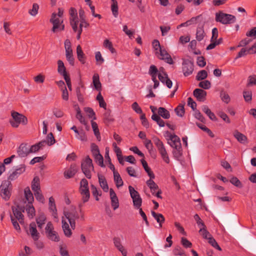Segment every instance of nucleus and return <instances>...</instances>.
Instances as JSON below:
<instances>
[{"label":"nucleus","instance_id":"f257e3e1","mask_svg":"<svg viewBox=\"0 0 256 256\" xmlns=\"http://www.w3.org/2000/svg\"><path fill=\"white\" fill-rule=\"evenodd\" d=\"M170 142H168L170 146L174 148L172 153L174 156L176 160H178L182 156V148L180 138L176 134H170Z\"/></svg>","mask_w":256,"mask_h":256},{"label":"nucleus","instance_id":"f03ea898","mask_svg":"<svg viewBox=\"0 0 256 256\" xmlns=\"http://www.w3.org/2000/svg\"><path fill=\"white\" fill-rule=\"evenodd\" d=\"M23 204L14 202L16 206H12V210L14 216V218L17 220L20 224L24 223V216L22 212H24L26 201L23 200Z\"/></svg>","mask_w":256,"mask_h":256},{"label":"nucleus","instance_id":"7ed1b4c3","mask_svg":"<svg viewBox=\"0 0 256 256\" xmlns=\"http://www.w3.org/2000/svg\"><path fill=\"white\" fill-rule=\"evenodd\" d=\"M11 116L12 118L10 120V123L13 128H18L20 124L24 125L28 124L26 117L18 112L12 111Z\"/></svg>","mask_w":256,"mask_h":256},{"label":"nucleus","instance_id":"20e7f679","mask_svg":"<svg viewBox=\"0 0 256 256\" xmlns=\"http://www.w3.org/2000/svg\"><path fill=\"white\" fill-rule=\"evenodd\" d=\"M81 168L85 176L88 179H90L92 178L91 172H94V170L92 160L88 156H86V158L82 160L81 163Z\"/></svg>","mask_w":256,"mask_h":256},{"label":"nucleus","instance_id":"39448f33","mask_svg":"<svg viewBox=\"0 0 256 256\" xmlns=\"http://www.w3.org/2000/svg\"><path fill=\"white\" fill-rule=\"evenodd\" d=\"M152 141L156 146L159 153L160 154L162 160L166 163L169 164L170 160L166 152V148L164 143L157 136H154L152 138Z\"/></svg>","mask_w":256,"mask_h":256},{"label":"nucleus","instance_id":"423d86ee","mask_svg":"<svg viewBox=\"0 0 256 256\" xmlns=\"http://www.w3.org/2000/svg\"><path fill=\"white\" fill-rule=\"evenodd\" d=\"M236 17L232 14H227L220 11L216 14V21L224 24L234 23L236 22Z\"/></svg>","mask_w":256,"mask_h":256},{"label":"nucleus","instance_id":"0eeeda50","mask_svg":"<svg viewBox=\"0 0 256 256\" xmlns=\"http://www.w3.org/2000/svg\"><path fill=\"white\" fill-rule=\"evenodd\" d=\"M12 184L9 180H4L0 186V195L5 200H8L11 196Z\"/></svg>","mask_w":256,"mask_h":256},{"label":"nucleus","instance_id":"6e6552de","mask_svg":"<svg viewBox=\"0 0 256 256\" xmlns=\"http://www.w3.org/2000/svg\"><path fill=\"white\" fill-rule=\"evenodd\" d=\"M50 22L52 24V31L54 33L61 32L64 30V24H63V20L57 18L56 14L55 12L52 14Z\"/></svg>","mask_w":256,"mask_h":256},{"label":"nucleus","instance_id":"1a4fd4ad","mask_svg":"<svg viewBox=\"0 0 256 256\" xmlns=\"http://www.w3.org/2000/svg\"><path fill=\"white\" fill-rule=\"evenodd\" d=\"M45 232L48 240L54 242H58L60 240V237L58 232L54 230V227L51 222L47 223L45 228Z\"/></svg>","mask_w":256,"mask_h":256},{"label":"nucleus","instance_id":"9d476101","mask_svg":"<svg viewBox=\"0 0 256 256\" xmlns=\"http://www.w3.org/2000/svg\"><path fill=\"white\" fill-rule=\"evenodd\" d=\"M64 214L68 220L71 228L74 230L76 228V220L79 218V215L76 210L70 211H64Z\"/></svg>","mask_w":256,"mask_h":256},{"label":"nucleus","instance_id":"9b49d317","mask_svg":"<svg viewBox=\"0 0 256 256\" xmlns=\"http://www.w3.org/2000/svg\"><path fill=\"white\" fill-rule=\"evenodd\" d=\"M128 190L130 196L132 199L134 206L136 208H139L141 206L142 204V199L141 198L139 193L131 186H128Z\"/></svg>","mask_w":256,"mask_h":256},{"label":"nucleus","instance_id":"f8f14e48","mask_svg":"<svg viewBox=\"0 0 256 256\" xmlns=\"http://www.w3.org/2000/svg\"><path fill=\"white\" fill-rule=\"evenodd\" d=\"M194 67V62L192 60L188 59L182 60V70L185 76H188L192 74Z\"/></svg>","mask_w":256,"mask_h":256},{"label":"nucleus","instance_id":"ddd939ff","mask_svg":"<svg viewBox=\"0 0 256 256\" xmlns=\"http://www.w3.org/2000/svg\"><path fill=\"white\" fill-rule=\"evenodd\" d=\"M17 153L21 158L26 156L30 154V146L26 143L21 144L18 148Z\"/></svg>","mask_w":256,"mask_h":256},{"label":"nucleus","instance_id":"4468645a","mask_svg":"<svg viewBox=\"0 0 256 256\" xmlns=\"http://www.w3.org/2000/svg\"><path fill=\"white\" fill-rule=\"evenodd\" d=\"M207 92L201 88H196L193 92L194 96L199 102H204L206 100Z\"/></svg>","mask_w":256,"mask_h":256},{"label":"nucleus","instance_id":"2eb2a0df","mask_svg":"<svg viewBox=\"0 0 256 256\" xmlns=\"http://www.w3.org/2000/svg\"><path fill=\"white\" fill-rule=\"evenodd\" d=\"M26 170V166L24 164H20L18 168H17L8 176V180H13L18 178V176L24 172Z\"/></svg>","mask_w":256,"mask_h":256},{"label":"nucleus","instance_id":"dca6fc26","mask_svg":"<svg viewBox=\"0 0 256 256\" xmlns=\"http://www.w3.org/2000/svg\"><path fill=\"white\" fill-rule=\"evenodd\" d=\"M158 54L160 56H158L160 59L164 60L166 62L170 64H172L174 63L171 56L168 54L166 50L162 49V50H160Z\"/></svg>","mask_w":256,"mask_h":256},{"label":"nucleus","instance_id":"f3484780","mask_svg":"<svg viewBox=\"0 0 256 256\" xmlns=\"http://www.w3.org/2000/svg\"><path fill=\"white\" fill-rule=\"evenodd\" d=\"M111 205L114 210H116L119 207V202L116 194L112 188L110 190Z\"/></svg>","mask_w":256,"mask_h":256},{"label":"nucleus","instance_id":"a211bd4d","mask_svg":"<svg viewBox=\"0 0 256 256\" xmlns=\"http://www.w3.org/2000/svg\"><path fill=\"white\" fill-rule=\"evenodd\" d=\"M113 241L114 246L121 252L122 256H126L127 251L122 246L120 238L118 237H114L113 239Z\"/></svg>","mask_w":256,"mask_h":256},{"label":"nucleus","instance_id":"6ab92c4d","mask_svg":"<svg viewBox=\"0 0 256 256\" xmlns=\"http://www.w3.org/2000/svg\"><path fill=\"white\" fill-rule=\"evenodd\" d=\"M58 72L60 75L62 76L64 78L70 76L66 72L64 63L62 60H58Z\"/></svg>","mask_w":256,"mask_h":256},{"label":"nucleus","instance_id":"aec40b11","mask_svg":"<svg viewBox=\"0 0 256 256\" xmlns=\"http://www.w3.org/2000/svg\"><path fill=\"white\" fill-rule=\"evenodd\" d=\"M30 232L31 236L34 240H37L40 237V234L36 230V224L34 222H32L30 224Z\"/></svg>","mask_w":256,"mask_h":256},{"label":"nucleus","instance_id":"412c9836","mask_svg":"<svg viewBox=\"0 0 256 256\" xmlns=\"http://www.w3.org/2000/svg\"><path fill=\"white\" fill-rule=\"evenodd\" d=\"M234 136L237 140L242 144L248 143V138L243 134L239 132L238 130H235L234 132Z\"/></svg>","mask_w":256,"mask_h":256},{"label":"nucleus","instance_id":"4be33fe9","mask_svg":"<svg viewBox=\"0 0 256 256\" xmlns=\"http://www.w3.org/2000/svg\"><path fill=\"white\" fill-rule=\"evenodd\" d=\"M204 22H203L202 25L198 26L196 29V38L199 42L202 40L206 36V34L204 28Z\"/></svg>","mask_w":256,"mask_h":256},{"label":"nucleus","instance_id":"5701e85b","mask_svg":"<svg viewBox=\"0 0 256 256\" xmlns=\"http://www.w3.org/2000/svg\"><path fill=\"white\" fill-rule=\"evenodd\" d=\"M85 87L83 84L80 86H78L76 88V94L78 98V101L82 103L84 102V93L85 92Z\"/></svg>","mask_w":256,"mask_h":256},{"label":"nucleus","instance_id":"b1692460","mask_svg":"<svg viewBox=\"0 0 256 256\" xmlns=\"http://www.w3.org/2000/svg\"><path fill=\"white\" fill-rule=\"evenodd\" d=\"M46 220V216L43 212H40L36 218V222L40 229L42 228Z\"/></svg>","mask_w":256,"mask_h":256},{"label":"nucleus","instance_id":"393cba45","mask_svg":"<svg viewBox=\"0 0 256 256\" xmlns=\"http://www.w3.org/2000/svg\"><path fill=\"white\" fill-rule=\"evenodd\" d=\"M76 54L78 60L82 64H84L86 63V56H85L80 45H78L76 47Z\"/></svg>","mask_w":256,"mask_h":256},{"label":"nucleus","instance_id":"a878e982","mask_svg":"<svg viewBox=\"0 0 256 256\" xmlns=\"http://www.w3.org/2000/svg\"><path fill=\"white\" fill-rule=\"evenodd\" d=\"M98 178L100 187L104 192H108V186L104 176L98 174Z\"/></svg>","mask_w":256,"mask_h":256},{"label":"nucleus","instance_id":"bb28decb","mask_svg":"<svg viewBox=\"0 0 256 256\" xmlns=\"http://www.w3.org/2000/svg\"><path fill=\"white\" fill-rule=\"evenodd\" d=\"M77 172V168L76 165H72L70 168L64 172V176L67 178L73 177Z\"/></svg>","mask_w":256,"mask_h":256},{"label":"nucleus","instance_id":"cd10ccee","mask_svg":"<svg viewBox=\"0 0 256 256\" xmlns=\"http://www.w3.org/2000/svg\"><path fill=\"white\" fill-rule=\"evenodd\" d=\"M152 215L159 224L160 228H162V224L165 221V218L161 214L156 213L154 211H152Z\"/></svg>","mask_w":256,"mask_h":256},{"label":"nucleus","instance_id":"c85d7f7f","mask_svg":"<svg viewBox=\"0 0 256 256\" xmlns=\"http://www.w3.org/2000/svg\"><path fill=\"white\" fill-rule=\"evenodd\" d=\"M140 162L143 168H144L145 171L147 172L150 179H154L155 178V176L154 172L152 171L150 168L148 166L147 162L144 158L142 159Z\"/></svg>","mask_w":256,"mask_h":256},{"label":"nucleus","instance_id":"c756f323","mask_svg":"<svg viewBox=\"0 0 256 256\" xmlns=\"http://www.w3.org/2000/svg\"><path fill=\"white\" fill-rule=\"evenodd\" d=\"M202 112H204L211 120L213 121H216L217 120V118L214 114L212 112L207 106H202Z\"/></svg>","mask_w":256,"mask_h":256},{"label":"nucleus","instance_id":"7c9ffc66","mask_svg":"<svg viewBox=\"0 0 256 256\" xmlns=\"http://www.w3.org/2000/svg\"><path fill=\"white\" fill-rule=\"evenodd\" d=\"M114 120L113 116L111 114V111L110 110H106V111L104 114V122L106 124H108L112 122Z\"/></svg>","mask_w":256,"mask_h":256},{"label":"nucleus","instance_id":"2f4dec72","mask_svg":"<svg viewBox=\"0 0 256 256\" xmlns=\"http://www.w3.org/2000/svg\"><path fill=\"white\" fill-rule=\"evenodd\" d=\"M62 228L64 235L66 237L70 238L72 235V232L68 224L64 220H62Z\"/></svg>","mask_w":256,"mask_h":256},{"label":"nucleus","instance_id":"473e14b6","mask_svg":"<svg viewBox=\"0 0 256 256\" xmlns=\"http://www.w3.org/2000/svg\"><path fill=\"white\" fill-rule=\"evenodd\" d=\"M25 210L30 218H32L35 216V209L32 204H28L25 206Z\"/></svg>","mask_w":256,"mask_h":256},{"label":"nucleus","instance_id":"72a5a7b5","mask_svg":"<svg viewBox=\"0 0 256 256\" xmlns=\"http://www.w3.org/2000/svg\"><path fill=\"white\" fill-rule=\"evenodd\" d=\"M32 189L34 192L36 191L39 192L41 190L40 188V178L38 176H36L34 178L32 182Z\"/></svg>","mask_w":256,"mask_h":256},{"label":"nucleus","instance_id":"f704fd0d","mask_svg":"<svg viewBox=\"0 0 256 256\" xmlns=\"http://www.w3.org/2000/svg\"><path fill=\"white\" fill-rule=\"evenodd\" d=\"M92 82L96 90L100 92L102 90V84L100 81L99 76L95 74L92 77Z\"/></svg>","mask_w":256,"mask_h":256},{"label":"nucleus","instance_id":"c9c22d12","mask_svg":"<svg viewBox=\"0 0 256 256\" xmlns=\"http://www.w3.org/2000/svg\"><path fill=\"white\" fill-rule=\"evenodd\" d=\"M146 184L150 188L152 194L154 195L156 190H158V186L154 182L152 179H150V178L146 181Z\"/></svg>","mask_w":256,"mask_h":256},{"label":"nucleus","instance_id":"e433bc0d","mask_svg":"<svg viewBox=\"0 0 256 256\" xmlns=\"http://www.w3.org/2000/svg\"><path fill=\"white\" fill-rule=\"evenodd\" d=\"M158 115L164 119H168L170 118V112L163 107H160L158 108Z\"/></svg>","mask_w":256,"mask_h":256},{"label":"nucleus","instance_id":"4c0bfd02","mask_svg":"<svg viewBox=\"0 0 256 256\" xmlns=\"http://www.w3.org/2000/svg\"><path fill=\"white\" fill-rule=\"evenodd\" d=\"M24 192L25 198L26 200H28V204H32L34 201V196L29 187H26L24 189Z\"/></svg>","mask_w":256,"mask_h":256},{"label":"nucleus","instance_id":"58836bf2","mask_svg":"<svg viewBox=\"0 0 256 256\" xmlns=\"http://www.w3.org/2000/svg\"><path fill=\"white\" fill-rule=\"evenodd\" d=\"M66 56L67 60L69 62L70 64L73 66L74 64V57L72 50H66Z\"/></svg>","mask_w":256,"mask_h":256},{"label":"nucleus","instance_id":"ea45409f","mask_svg":"<svg viewBox=\"0 0 256 256\" xmlns=\"http://www.w3.org/2000/svg\"><path fill=\"white\" fill-rule=\"evenodd\" d=\"M114 180L118 188L122 186L124 184L118 172H114Z\"/></svg>","mask_w":256,"mask_h":256},{"label":"nucleus","instance_id":"a19ab883","mask_svg":"<svg viewBox=\"0 0 256 256\" xmlns=\"http://www.w3.org/2000/svg\"><path fill=\"white\" fill-rule=\"evenodd\" d=\"M152 119L156 122L160 127H163L165 125L164 122L156 114H154L152 116Z\"/></svg>","mask_w":256,"mask_h":256},{"label":"nucleus","instance_id":"79ce46f5","mask_svg":"<svg viewBox=\"0 0 256 256\" xmlns=\"http://www.w3.org/2000/svg\"><path fill=\"white\" fill-rule=\"evenodd\" d=\"M188 22H189L190 25L192 24H196L198 22H202V24L203 23V22H204V19L202 14L198 15L196 17H192L190 20H188Z\"/></svg>","mask_w":256,"mask_h":256},{"label":"nucleus","instance_id":"37998d69","mask_svg":"<svg viewBox=\"0 0 256 256\" xmlns=\"http://www.w3.org/2000/svg\"><path fill=\"white\" fill-rule=\"evenodd\" d=\"M103 45L104 48H108L112 54L116 53V50L113 48L112 42L108 40H105L104 42Z\"/></svg>","mask_w":256,"mask_h":256},{"label":"nucleus","instance_id":"c03bdc74","mask_svg":"<svg viewBox=\"0 0 256 256\" xmlns=\"http://www.w3.org/2000/svg\"><path fill=\"white\" fill-rule=\"evenodd\" d=\"M208 242L214 248L216 249L222 251L221 248L219 246L216 241L215 239L211 236L210 237H208Z\"/></svg>","mask_w":256,"mask_h":256},{"label":"nucleus","instance_id":"a18cd8bd","mask_svg":"<svg viewBox=\"0 0 256 256\" xmlns=\"http://www.w3.org/2000/svg\"><path fill=\"white\" fill-rule=\"evenodd\" d=\"M199 233L206 240L208 238V237H210L212 236L211 234L207 230L206 226L200 228L199 230Z\"/></svg>","mask_w":256,"mask_h":256},{"label":"nucleus","instance_id":"49530a36","mask_svg":"<svg viewBox=\"0 0 256 256\" xmlns=\"http://www.w3.org/2000/svg\"><path fill=\"white\" fill-rule=\"evenodd\" d=\"M208 76V72L206 70H201L199 71L196 76L197 80H202L206 78Z\"/></svg>","mask_w":256,"mask_h":256},{"label":"nucleus","instance_id":"de8ad7c7","mask_svg":"<svg viewBox=\"0 0 256 256\" xmlns=\"http://www.w3.org/2000/svg\"><path fill=\"white\" fill-rule=\"evenodd\" d=\"M49 208L54 212V214H56V208L54 199L52 196H51L49 198Z\"/></svg>","mask_w":256,"mask_h":256},{"label":"nucleus","instance_id":"09e8293b","mask_svg":"<svg viewBox=\"0 0 256 256\" xmlns=\"http://www.w3.org/2000/svg\"><path fill=\"white\" fill-rule=\"evenodd\" d=\"M220 96L222 100L226 104H228L230 102V98L229 95L224 90H221Z\"/></svg>","mask_w":256,"mask_h":256},{"label":"nucleus","instance_id":"8fccbe9b","mask_svg":"<svg viewBox=\"0 0 256 256\" xmlns=\"http://www.w3.org/2000/svg\"><path fill=\"white\" fill-rule=\"evenodd\" d=\"M173 253L175 256H186L184 250L179 246H176L173 250Z\"/></svg>","mask_w":256,"mask_h":256},{"label":"nucleus","instance_id":"3c124183","mask_svg":"<svg viewBox=\"0 0 256 256\" xmlns=\"http://www.w3.org/2000/svg\"><path fill=\"white\" fill-rule=\"evenodd\" d=\"M174 111L178 116L182 117L184 115L185 112L184 105H178L174 109Z\"/></svg>","mask_w":256,"mask_h":256},{"label":"nucleus","instance_id":"603ef678","mask_svg":"<svg viewBox=\"0 0 256 256\" xmlns=\"http://www.w3.org/2000/svg\"><path fill=\"white\" fill-rule=\"evenodd\" d=\"M112 4L111 6L112 11V14L115 17H116L118 15V2L116 0H112Z\"/></svg>","mask_w":256,"mask_h":256},{"label":"nucleus","instance_id":"864d4df0","mask_svg":"<svg viewBox=\"0 0 256 256\" xmlns=\"http://www.w3.org/2000/svg\"><path fill=\"white\" fill-rule=\"evenodd\" d=\"M91 190L92 194L95 197L96 200L98 201L99 198L98 196H101L102 192L100 193L97 188L94 184H91Z\"/></svg>","mask_w":256,"mask_h":256},{"label":"nucleus","instance_id":"5fc2aeb1","mask_svg":"<svg viewBox=\"0 0 256 256\" xmlns=\"http://www.w3.org/2000/svg\"><path fill=\"white\" fill-rule=\"evenodd\" d=\"M198 86L205 90H208L211 87V83L208 80L200 82L198 84Z\"/></svg>","mask_w":256,"mask_h":256},{"label":"nucleus","instance_id":"6e6d98bb","mask_svg":"<svg viewBox=\"0 0 256 256\" xmlns=\"http://www.w3.org/2000/svg\"><path fill=\"white\" fill-rule=\"evenodd\" d=\"M230 182L231 184L238 188H241L242 187V182L236 177L233 176L230 180Z\"/></svg>","mask_w":256,"mask_h":256},{"label":"nucleus","instance_id":"4d7b16f0","mask_svg":"<svg viewBox=\"0 0 256 256\" xmlns=\"http://www.w3.org/2000/svg\"><path fill=\"white\" fill-rule=\"evenodd\" d=\"M194 117L196 119L200 120L202 123H206V120L204 117L202 115V114L200 113V112L198 110H194Z\"/></svg>","mask_w":256,"mask_h":256},{"label":"nucleus","instance_id":"13d9d810","mask_svg":"<svg viewBox=\"0 0 256 256\" xmlns=\"http://www.w3.org/2000/svg\"><path fill=\"white\" fill-rule=\"evenodd\" d=\"M46 141L47 142V144L50 146L55 143L56 140L52 132H50L48 134Z\"/></svg>","mask_w":256,"mask_h":256},{"label":"nucleus","instance_id":"bf43d9fd","mask_svg":"<svg viewBox=\"0 0 256 256\" xmlns=\"http://www.w3.org/2000/svg\"><path fill=\"white\" fill-rule=\"evenodd\" d=\"M38 5L37 4H34L32 9L29 10L28 13L32 16H36L38 14Z\"/></svg>","mask_w":256,"mask_h":256},{"label":"nucleus","instance_id":"052dcab7","mask_svg":"<svg viewBox=\"0 0 256 256\" xmlns=\"http://www.w3.org/2000/svg\"><path fill=\"white\" fill-rule=\"evenodd\" d=\"M152 46L155 50H156V54H158V52H160V50H162L160 42L157 40H154L152 42Z\"/></svg>","mask_w":256,"mask_h":256},{"label":"nucleus","instance_id":"680f3d73","mask_svg":"<svg viewBox=\"0 0 256 256\" xmlns=\"http://www.w3.org/2000/svg\"><path fill=\"white\" fill-rule=\"evenodd\" d=\"M92 127L93 129V130H94L95 136H96L97 138L98 139V137L100 138V133L99 132L98 126L97 124L92 120Z\"/></svg>","mask_w":256,"mask_h":256},{"label":"nucleus","instance_id":"e2e57ef3","mask_svg":"<svg viewBox=\"0 0 256 256\" xmlns=\"http://www.w3.org/2000/svg\"><path fill=\"white\" fill-rule=\"evenodd\" d=\"M243 96L246 102H250L252 98V92L251 91L244 90L243 92Z\"/></svg>","mask_w":256,"mask_h":256},{"label":"nucleus","instance_id":"0e129e2a","mask_svg":"<svg viewBox=\"0 0 256 256\" xmlns=\"http://www.w3.org/2000/svg\"><path fill=\"white\" fill-rule=\"evenodd\" d=\"M70 24L74 32L78 31V18H74V20H70Z\"/></svg>","mask_w":256,"mask_h":256},{"label":"nucleus","instance_id":"69168bd1","mask_svg":"<svg viewBox=\"0 0 256 256\" xmlns=\"http://www.w3.org/2000/svg\"><path fill=\"white\" fill-rule=\"evenodd\" d=\"M94 160L96 162H98V164L101 167H104V158L103 156L101 154H97V156H94Z\"/></svg>","mask_w":256,"mask_h":256},{"label":"nucleus","instance_id":"338daca9","mask_svg":"<svg viewBox=\"0 0 256 256\" xmlns=\"http://www.w3.org/2000/svg\"><path fill=\"white\" fill-rule=\"evenodd\" d=\"M34 194L37 200L39 201L42 203H44V198L41 192V190L39 192L36 191V192H34Z\"/></svg>","mask_w":256,"mask_h":256},{"label":"nucleus","instance_id":"774afa93","mask_svg":"<svg viewBox=\"0 0 256 256\" xmlns=\"http://www.w3.org/2000/svg\"><path fill=\"white\" fill-rule=\"evenodd\" d=\"M84 111L88 114V116L90 118H92L94 120L96 119V114L94 110L89 107L84 108Z\"/></svg>","mask_w":256,"mask_h":256}]
</instances>
